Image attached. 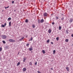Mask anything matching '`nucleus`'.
I'll return each instance as SVG.
<instances>
[{
  "label": "nucleus",
  "mask_w": 73,
  "mask_h": 73,
  "mask_svg": "<svg viewBox=\"0 0 73 73\" xmlns=\"http://www.w3.org/2000/svg\"><path fill=\"white\" fill-rule=\"evenodd\" d=\"M9 41L11 42H15V40L12 39H9Z\"/></svg>",
  "instance_id": "1"
},
{
  "label": "nucleus",
  "mask_w": 73,
  "mask_h": 73,
  "mask_svg": "<svg viewBox=\"0 0 73 73\" xmlns=\"http://www.w3.org/2000/svg\"><path fill=\"white\" fill-rule=\"evenodd\" d=\"M2 38L3 39H5L7 38V36L5 35H3L2 36Z\"/></svg>",
  "instance_id": "2"
},
{
  "label": "nucleus",
  "mask_w": 73,
  "mask_h": 73,
  "mask_svg": "<svg viewBox=\"0 0 73 73\" xmlns=\"http://www.w3.org/2000/svg\"><path fill=\"white\" fill-rule=\"evenodd\" d=\"M48 32L49 33H51V32H52V31H51V29H49L48 31Z\"/></svg>",
  "instance_id": "3"
},
{
  "label": "nucleus",
  "mask_w": 73,
  "mask_h": 73,
  "mask_svg": "<svg viewBox=\"0 0 73 73\" xmlns=\"http://www.w3.org/2000/svg\"><path fill=\"white\" fill-rule=\"evenodd\" d=\"M44 19H42L40 20V23H44Z\"/></svg>",
  "instance_id": "4"
},
{
  "label": "nucleus",
  "mask_w": 73,
  "mask_h": 73,
  "mask_svg": "<svg viewBox=\"0 0 73 73\" xmlns=\"http://www.w3.org/2000/svg\"><path fill=\"white\" fill-rule=\"evenodd\" d=\"M69 21L70 23H72V22L73 21V19H70Z\"/></svg>",
  "instance_id": "5"
},
{
  "label": "nucleus",
  "mask_w": 73,
  "mask_h": 73,
  "mask_svg": "<svg viewBox=\"0 0 73 73\" xmlns=\"http://www.w3.org/2000/svg\"><path fill=\"white\" fill-rule=\"evenodd\" d=\"M66 69L67 70V71H68V72H69V71L70 69H69V67H66Z\"/></svg>",
  "instance_id": "6"
},
{
  "label": "nucleus",
  "mask_w": 73,
  "mask_h": 73,
  "mask_svg": "<svg viewBox=\"0 0 73 73\" xmlns=\"http://www.w3.org/2000/svg\"><path fill=\"white\" fill-rule=\"evenodd\" d=\"M44 16L45 17L46 16H47V13H45L44 14Z\"/></svg>",
  "instance_id": "7"
},
{
  "label": "nucleus",
  "mask_w": 73,
  "mask_h": 73,
  "mask_svg": "<svg viewBox=\"0 0 73 73\" xmlns=\"http://www.w3.org/2000/svg\"><path fill=\"white\" fill-rule=\"evenodd\" d=\"M29 49L30 51H31V50H33V48L31 47V48H29Z\"/></svg>",
  "instance_id": "8"
},
{
  "label": "nucleus",
  "mask_w": 73,
  "mask_h": 73,
  "mask_svg": "<svg viewBox=\"0 0 73 73\" xmlns=\"http://www.w3.org/2000/svg\"><path fill=\"white\" fill-rule=\"evenodd\" d=\"M23 71H26V70H27V69H26V68H23Z\"/></svg>",
  "instance_id": "9"
},
{
  "label": "nucleus",
  "mask_w": 73,
  "mask_h": 73,
  "mask_svg": "<svg viewBox=\"0 0 73 73\" xmlns=\"http://www.w3.org/2000/svg\"><path fill=\"white\" fill-rule=\"evenodd\" d=\"M24 38V37L22 38L21 39L19 40V41H22L23 39Z\"/></svg>",
  "instance_id": "10"
},
{
  "label": "nucleus",
  "mask_w": 73,
  "mask_h": 73,
  "mask_svg": "<svg viewBox=\"0 0 73 73\" xmlns=\"http://www.w3.org/2000/svg\"><path fill=\"white\" fill-rule=\"evenodd\" d=\"M9 27H11V22H9Z\"/></svg>",
  "instance_id": "11"
},
{
  "label": "nucleus",
  "mask_w": 73,
  "mask_h": 73,
  "mask_svg": "<svg viewBox=\"0 0 73 73\" xmlns=\"http://www.w3.org/2000/svg\"><path fill=\"white\" fill-rule=\"evenodd\" d=\"M29 65H32V62H29Z\"/></svg>",
  "instance_id": "12"
},
{
  "label": "nucleus",
  "mask_w": 73,
  "mask_h": 73,
  "mask_svg": "<svg viewBox=\"0 0 73 73\" xmlns=\"http://www.w3.org/2000/svg\"><path fill=\"white\" fill-rule=\"evenodd\" d=\"M38 23L39 24V23H41L40 19H39L38 20Z\"/></svg>",
  "instance_id": "13"
},
{
  "label": "nucleus",
  "mask_w": 73,
  "mask_h": 73,
  "mask_svg": "<svg viewBox=\"0 0 73 73\" xmlns=\"http://www.w3.org/2000/svg\"><path fill=\"white\" fill-rule=\"evenodd\" d=\"M24 60H23V62H25V60H26V59H27V58H23Z\"/></svg>",
  "instance_id": "14"
},
{
  "label": "nucleus",
  "mask_w": 73,
  "mask_h": 73,
  "mask_svg": "<svg viewBox=\"0 0 73 73\" xmlns=\"http://www.w3.org/2000/svg\"><path fill=\"white\" fill-rule=\"evenodd\" d=\"M68 41H69V40H68V39H66L65 40L66 42H68Z\"/></svg>",
  "instance_id": "15"
},
{
  "label": "nucleus",
  "mask_w": 73,
  "mask_h": 73,
  "mask_svg": "<svg viewBox=\"0 0 73 73\" xmlns=\"http://www.w3.org/2000/svg\"><path fill=\"white\" fill-rule=\"evenodd\" d=\"M50 41V40H49V39L47 41H46V42H47V43H49V42Z\"/></svg>",
  "instance_id": "16"
},
{
  "label": "nucleus",
  "mask_w": 73,
  "mask_h": 73,
  "mask_svg": "<svg viewBox=\"0 0 73 73\" xmlns=\"http://www.w3.org/2000/svg\"><path fill=\"white\" fill-rule=\"evenodd\" d=\"M59 30H61V27L59 26Z\"/></svg>",
  "instance_id": "17"
},
{
  "label": "nucleus",
  "mask_w": 73,
  "mask_h": 73,
  "mask_svg": "<svg viewBox=\"0 0 73 73\" xmlns=\"http://www.w3.org/2000/svg\"><path fill=\"white\" fill-rule=\"evenodd\" d=\"M42 53H43V54H45V52L44 50H42Z\"/></svg>",
  "instance_id": "18"
},
{
  "label": "nucleus",
  "mask_w": 73,
  "mask_h": 73,
  "mask_svg": "<svg viewBox=\"0 0 73 73\" xmlns=\"http://www.w3.org/2000/svg\"><path fill=\"white\" fill-rule=\"evenodd\" d=\"M25 23H28V19H26L25 21Z\"/></svg>",
  "instance_id": "19"
},
{
  "label": "nucleus",
  "mask_w": 73,
  "mask_h": 73,
  "mask_svg": "<svg viewBox=\"0 0 73 73\" xmlns=\"http://www.w3.org/2000/svg\"><path fill=\"white\" fill-rule=\"evenodd\" d=\"M20 64V62H18L17 64V66H19Z\"/></svg>",
  "instance_id": "20"
},
{
  "label": "nucleus",
  "mask_w": 73,
  "mask_h": 73,
  "mask_svg": "<svg viewBox=\"0 0 73 73\" xmlns=\"http://www.w3.org/2000/svg\"><path fill=\"white\" fill-rule=\"evenodd\" d=\"M26 46L29 47V43H27V44H26Z\"/></svg>",
  "instance_id": "21"
},
{
  "label": "nucleus",
  "mask_w": 73,
  "mask_h": 73,
  "mask_svg": "<svg viewBox=\"0 0 73 73\" xmlns=\"http://www.w3.org/2000/svg\"><path fill=\"white\" fill-rule=\"evenodd\" d=\"M29 41H32V36L31 37V40L29 39Z\"/></svg>",
  "instance_id": "22"
},
{
  "label": "nucleus",
  "mask_w": 73,
  "mask_h": 73,
  "mask_svg": "<svg viewBox=\"0 0 73 73\" xmlns=\"http://www.w3.org/2000/svg\"><path fill=\"white\" fill-rule=\"evenodd\" d=\"M57 41H58V40H59V38L58 37H57L56 38Z\"/></svg>",
  "instance_id": "23"
},
{
  "label": "nucleus",
  "mask_w": 73,
  "mask_h": 73,
  "mask_svg": "<svg viewBox=\"0 0 73 73\" xmlns=\"http://www.w3.org/2000/svg\"><path fill=\"white\" fill-rule=\"evenodd\" d=\"M8 20H11V18L9 17L8 18Z\"/></svg>",
  "instance_id": "24"
},
{
  "label": "nucleus",
  "mask_w": 73,
  "mask_h": 73,
  "mask_svg": "<svg viewBox=\"0 0 73 73\" xmlns=\"http://www.w3.org/2000/svg\"><path fill=\"white\" fill-rule=\"evenodd\" d=\"M2 42L3 44H5V41L3 40Z\"/></svg>",
  "instance_id": "25"
},
{
  "label": "nucleus",
  "mask_w": 73,
  "mask_h": 73,
  "mask_svg": "<svg viewBox=\"0 0 73 73\" xmlns=\"http://www.w3.org/2000/svg\"><path fill=\"white\" fill-rule=\"evenodd\" d=\"M33 28H35V25H33Z\"/></svg>",
  "instance_id": "26"
},
{
  "label": "nucleus",
  "mask_w": 73,
  "mask_h": 73,
  "mask_svg": "<svg viewBox=\"0 0 73 73\" xmlns=\"http://www.w3.org/2000/svg\"><path fill=\"white\" fill-rule=\"evenodd\" d=\"M56 52V50H54L53 51V54H54V53H55V52Z\"/></svg>",
  "instance_id": "27"
},
{
  "label": "nucleus",
  "mask_w": 73,
  "mask_h": 73,
  "mask_svg": "<svg viewBox=\"0 0 73 73\" xmlns=\"http://www.w3.org/2000/svg\"><path fill=\"white\" fill-rule=\"evenodd\" d=\"M5 9H7V8H9V6H8L7 7H5Z\"/></svg>",
  "instance_id": "28"
},
{
  "label": "nucleus",
  "mask_w": 73,
  "mask_h": 73,
  "mask_svg": "<svg viewBox=\"0 0 73 73\" xmlns=\"http://www.w3.org/2000/svg\"><path fill=\"white\" fill-rule=\"evenodd\" d=\"M59 19V18H58V17H56V20H57V19Z\"/></svg>",
  "instance_id": "29"
},
{
  "label": "nucleus",
  "mask_w": 73,
  "mask_h": 73,
  "mask_svg": "<svg viewBox=\"0 0 73 73\" xmlns=\"http://www.w3.org/2000/svg\"><path fill=\"white\" fill-rule=\"evenodd\" d=\"M2 27H5V25H2Z\"/></svg>",
  "instance_id": "30"
},
{
  "label": "nucleus",
  "mask_w": 73,
  "mask_h": 73,
  "mask_svg": "<svg viewBox=\"0 0 73 73\" xmlns=\"http://www.w3.org/2000/svg\"><path fill=\"white\" fill-rule=\"evenodd\" d=\"M2 50V48L0 47V51H1Z\"/></svg>",
  "instance_id": "31"
},
{
  "label": "nucleus",
  "mask_w": 73,
  "mask_h": 73,
  "mask_svg": "<svg viewBox=\"0 0 73 73\" xmlns=\"http://www.w3.org/2000/svg\"><path fill=\"white\" fill-rule=\"evenodd\" d=\"M52 25H54V22H52Z\"/></svg>",
  "instance_id": "32"
},
{
  "label": "nucleus",
  "mask_w": 73,
  "mask_h": 73,
  "mask_svg": "<svg viewBox=\"0 0 73 73\" xmlns=\"http://www.w3.org/2000/svg\"><path fill=\"white\" fill-rule=\"evenodd\" d=\"M37 62H35V65H37Z\"/></svg>",
  "instance_id": "33"
},
{
  "label": "nucleus",
  "mask_w": 73,
  "mask_h": 73,
  "mask_svg": "<svg viewBox=\"0 0 73 73\" xmlns=\"http://www.w3.org/2000/svg\"><path fill=\"white\" fill-rule=\"evenodd\" d=\"M64 17H63L62 18H61V20H64Z\"/></svg>",
  "instance_id": "34"
},
{
  "label": "nucleus",
  "mask_w": 73,
  "mask_h": 73,
  "mask_svg": "<svg viewBox=\"0 0 73 73\" xmlns=\"http://www.w3.org/2000/svg\"><path fill=\"white\" fill-rule=\"evenodd\" d=\"M14 2H15L14 1H12V4L14 3Z\"/></svg>",
  "instance_id": "35"
},
{
  "label": "nucleus",
  "mask_w": 73,
  "mask_h": 73,
  "mask_svg": "<svg viewBox=\"0 0 73 73\" xmlns=\"http://www.w3.org/2000/svg\"><path fill=\"white\" fill-rule=\"evenodd\" d=\"M19 54H20V52H18V53L17 55H19Z\"/></svg>",
  "instance_id": "36"
},
{
  "label": "nucleus",
  "mask_w": 73,
  "mask_h": 73,
  "mask_svg": "<svg viewBox=\"0 0 73 73\" xmlns=\"http://www.w3.org/2000/svg\"><path fill=\"white\" fill-rule=\"evenodd\" d=\"M5 26H6V25H7V23H5Z\"/></svg>",
  "instance_id": "37"
},
{
  "label": "nucleus",
  "mask_w": 73,
  "mask_h": 73,
  "mask_svg": "<svg viewBox=\"0 0 73 73\" xmlns=\"http://www.w3.org/2000/svg\"><path fill=\"white\" fill-rule=\"evenodd\" d=\"M51 70H53V68H51L50 69Z\"/></svg>",
  "instance_id": "38"
},
{
  "label": "nucleus",
  "mask_w": 73,
  "mask_h": 73,
  "mask_svg": "<svg viewBox=\"0 0 73 73\" xmlns=\"http://www.w3.org/2000/svg\"><path fill=\"white\" fill-rule=\"evenodd\" d=\"M51 44H53V42H51Z\"/></svg>",
  "instance_id": "39"
},
{
  "label": "nucleus",
  "mask_w": 73,
  "mask_h": 73,
  "mask_svg": "<svg viewBox=\"0 0 73 73\" xmlns=\"http://www.w3.org/2000/svg\"><path fill=\"white\" fill-rule=\"evenodd\" d=\"M71 36H72V37H73V34Z\"/></svg>",
  "instance_id": "40"
},
{
  "label": "nucleus",
  "mask_w": 73,
  "mask_h": 73,
  "mask_svg": "<svg viewBox=\"0 0 73 73\" xmlns=\"http://www.w3.org/2000/svg\"><path fill=\"white\" fill-rule=\"evenodd\" d=\"M14 11H16V10H14Z\"/></svg>",
  "instance_id": "41"
},
{
  "label": "nucleus",
  "mask_w": 73,
  "mask_h": 73,
  "mask_svg": "<svg viewBox=\"0 0 73 73\" xmlns=\"http://www.w3.org/2000/svg\"><path fill=\"white\" fill-rule=\"evenodd\" d=\"M33 52L32 51H31V52L32 53Z\"/></svg>",
  "instance_id": "42"
}]
</instances>
